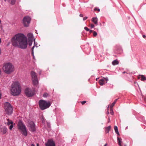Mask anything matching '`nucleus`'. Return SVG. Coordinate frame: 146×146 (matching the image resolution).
<instances>
[{
    "mask_svg": "<svg viewBox=\"0 0 146 146\" xmlns=\"http://www.w3.org/2000/svg\"><path fill=\"white\" fill-rule=\"evenodd\" d=\"M12 45L15 47H18L24 49L27 47L28 43L25 36L21 33L16 34L11 39Z\"/></svg>",
    "mask_w": 146,
    "mask_h": 146,
    "instance_id": "obj_1",
    "label": "nucleus"
},
{
    "mask_svg": "<svg viewBox=\"0 0 146 146\" xmlns=\"http://www.w3.org/2000/svg\"><path fill=\"white\" fill-rule=\"evenodd\" d=\"M10 91L11 94L14 96H18L20 94L21 88L18 81H16L13 83L11 85Z\"/></svg>",
    "mask_w": 146,
    "mask_h": 146,
    "instance_id": "obj_2",
    "label": "nucleus"
},
{
    "mask_svg": "<svg viewBox=\"0 0 146 146\" xmlns=\"http://www.w3.org/2000/svg\"><path fill=\"white\" fill-rule=\"evenodd\" d=\"M18 129L21 131L22 135L26 137L28 135L27 127L22 120H20L17 124Z\"/></svg>",
    "mask_w": 146,
    "mask_h": 146,
    "instance_id": "obj_3",
    "label": "nucleus"
},
{
    "mask_svg": "<svg viewBox=\"0 0 146 146\" xmlns=\"http://www.w3.org/2000/svg\"><path fill=\"white\" fill-rule=\"evenodd\" d=\"M38 104L40 109L42 110H44L49 108L51 105L50 101L47 102L42 100H40L39 101Z\"/></svg>",
    "mask_w": 146,
    "mask_h": 146,
    "instance_id": "obj_4",
    "label": "nucleus"
},
{
    "mask_svg": "<svg viewBox=\"0 0 146 146\" xmlns=\"http://www.w3.org/2000/svg\"><path fill=\"white\" fill-rule=\"evenodd\" d=\"M4 108L5 114L10 115L13 113V107L9 103L6 102L4 103Z\"/></svg>",
    "mask_w": 146,
    "mask_h": 146,
    "instance_id": "obj_5",
    "label": "nucleus"
},
{
    "mask_svg": "<svg viewBox=\"0 0 146 146\" xmlns=\"http://www.w3.org/2000/svg\"><path fill=\"white\" fill-rule=\"evenodd\" d=\"M14 66L10 62L5 64L3 67V69L5 73L9 74L13 72Z\"/></svg>",
    "mask_w": 146,
    "mask_h": 146,
    "instance_id": "obj_6",
    "label": "nucleus"
},
{
    "mask_svg": "<svg viewBox=\"0 0 146 146\" xmlns=\"http://www.w3.org/2000/svg\"><path fill=\"white\" fill-rule=\"evenodd\" d=\"M31 18L29 16L24 17L23 19V23L25 27H29L30 23Z\"/></svg>",
    "mask_w": 146,
    "mask_h": 146,
    "instance_id": "obj_7",
    "label": "nucleus"
},
{
    "mask_svg": "<svg viewBox=\"0 0 146 146\" xmlns=\"http://www.w3.org/2000/svg\"><path fill=\"white\" fill-rule=\"evenodd\" d=\"M25 92L26 96L28 97H32L35 94L34 92L28 88L25 89Z\"/></svg>",
    "mask_w": 146,
    "mask_h": 146,
    "instance_id": "obj_8",
    "label": "nucleus"
},
{
    "mask_svg": "<svg viewBox=\"0 0 146 146\" xmlns=\"http://www.w3.org/2000/svg\"><path fill=\"white\" fill-rule=\"evenodd\" d=\"M29 130L31 132H34L36 131L35 125L34 122L32 121L29 122Z\"/></svg>",
    "mask_w": 146,
    "mask_h": 146,
    "instance_id": "obj_9",
    "label": "nucleus"
},
{
    "mask_svg": "<svg viewBox=\"0 0 146 146\" xmlns=\"http://www.w3.org/2000/svg\"><path fill=\"white\" fill-rule=\"evenodd\" d=\"M27 40L28 44L29 46H31L32 44L33 40V35L32 33H29L27 35Z\"/></svg>",
    "mask_w": 146,
    "mask_h": 146,
    "instance_id": "obj_10",
    "label": "nucleus"
},
{
    "mask_svg": "<svg viewBox=\"0 0 146 146\" xmlns=\"http://www.w3.org/2000/svg\"><path fill=\"white\" fill-rule=\"evenodd\" d=\"M45 145L46 146H56L55 143L52 139H49L47 142L46 143Z\"/></svg>",
    "mask_w": 146,
    "mask_h": 146,
    "instance_id": "obj_11",
    "label": "nucleus"
},
{
    "mask_svg": "<svg viewBox=\"0 0 146 146\" xmlns=\"http://www.w3.org/2000/svg\"><path fill=\"white\" fill-rule=\"evenodd\" d=\"M32 80L33 82V84L34 86H36L38 84V81L37 78L32 79Z\"/></svg>",
    "mask_w": 146,
    "mask_h": 146,
    "instance_id": "obj_12",
    "label": "nucleus"
},
{
    "mask_svg": "<svg viewBox=\"0 0 146 146\" xmlns=\"http://www.w3.org/2000/svg\"><path fill=\"white\" fill-rule=\"evenodd\" d=\"M31 75L32 79L37 78L36 73L33 71H32L31 72Z\"/></svg>",
    "mask_w": 146,
    "mask_h": 146,
    "instance_id": "obj_13",
    "label": "nucleus"
},
{
    "mask_svg": "<svg viewBox=\"0 0 146 146\" xmlns=\"http://www.w3.org/2000/svg\"><path fill=\"white\" fill-rule=\"evenodd\" d=\"M92 21L96 25H98V19L97 17H93L92 19Z\"/></svg>",
    "mask_w": 146,
    "mask_h": 146,
    "instance_id": "obj_14",
    "label": "nucleus"
},
{
    "mask_svg": "<svg viewBox=\"0 0 146 146\" xmlns=\"http://www.w3.org/2000/svg\"><path fill=\"white\" fill-rule=\"evenodd\" d=\"M111 126H109L105 127V130L106 133H108L109 131L111 129Z\"/></svg>",
    "mask_w": 146,
    "mask_h": 146,
    "instance_id": "obj_15",
    "label": "nucleus"
},
{
    "mask_svg": "<svg viewBox=\"0 0 146 146\" xmlns=\"http://www.w3.org/2000/svg\"><path fill=\"white\" fill-rule=\"evenodd\" d=\"M6 120L7 121V125L8 126H9L13 123V121L11 120H10L9 119H7Z\"/></svg>",
    "mask_w": 146,
    "mask_h": 146,
    "instance_id": "obj_16",
    "label": "nucleus"
},
{
    "mask_svg": "<svg viewBox=\"0 0 146 146\" xmlns=\"http://www.w3.org/2000/svg\"><path fill=\"white\" fill-rule=\"evenodd\" d=\"M118 99H116L114 102L112 103L111 104L110 106V109L112 110V108L114 106Z\"/></svg>",
    "mask_w": 146,
    "mask_h": 146,
    "instance_id": "obj_17",
    "label": "nucleus"
},
{
    "mask_svg": "<svg viewBox=\"0 0 146 146\" xmlns=\"http://www.w3.org/2000/svg\"><path fill=\"white\" fill-rule=\"evenodd\" d=\"M114 129L115 130V132L118 135H119V134L118 132V129L117 127L116 126H114Z\"/></svg>",
    "mask_w": 146,
    "mask_h": 146,
    "instance_id": "obj_18",
    "label": "nucleus"
},
{
    "mask_svg": "<svg viewBox=\"0 0 146 146\" xmlns=\"http://www.w3.org/2000/svg\"><path fill=\"white\" fill-rule=\"evenodd\" d=\"M104 82V80L103 79H100L99 81L100 84L102 86L105 84Z\"/></svg>",
    "mask_w": 146,
    "mask_h": 146,
    "instance_id": "obj_19",
    "label": "nucleus"
},
{
    "mask_svg": "<svg viewBox=\"0 0 146 146\" xmlns=\"http://www.w3.org/2000/svg\"><path fill=\"white\" fill-rule=\"evenodd\" d=\"M7 128L6 127H4L3 129L1 131L2 132L3 134H5L7 131Z\"/></svg>",
    "mask_w": 146,
    "mask_h": 146,
    "instance_id": "obj_20",
    "label": "nucleus"
},
{
    "mask_svg": "<svg viewBox=\"0 0 146 146\" xmlns=\"http://www.w3.org/2000/svg\"><path fill=\"white\" fill-rule=\"evenodd\" d=\"M118 63L119 62L117 60H115L112 62V64L113 65H117Z\"/></svg>",
    "mask_w": 146,
    "mask_h": 146,
    "instance_id": "obj_21",
    "label": "nucleus"
},
{
    "mask_svg": "<svg viewBox=\"0 0 146 146\" xmlns=\"http://www.w3.org/2000/svg\"><path fill=\"white\" fill-rule=\"evenodd\" d=\"M117 140L118 142V144L120 145H121V138H119V137H117Z\"/></svg>",
    "mask_w": 146,
    "mask_h": 146,
    "instance_id": "obj_22",
    "label": "nucleus"
},
{
    "mask_svg": "<svg viewBox=\"0 0 146 146\" xmlns=\"http://www.w3.org/2000/svg\"><path fill=\"white\" fill-rule=\"evenodd\" d=\"M49 96V94L46 93H44L43 94V97L44 98H46Z\"/></svg>",
    "mask_w": 146,
    "mask_h": 146,
    "instance_id": "obj_23",
    "label": "nucleus"
},
{
    "mask_svg": "<svg viewBox=\"0 0 146 146\" xmlns=\"http://www.w3.org/2000/svg\"><path fill=\"white\" fill-rule=\"evenodd\" d=\"M141 80L142 81H144L146 80V78L144 75H142L141 77Z\"/></svg>",
    "mask_w": 146,
    "mask_h": 146,
    "instance_id": "obj_24",
    "label": "nucleus"
},
{
    "mask_svg": "<svg viewBox=\"0 0 146 146\" xmlns=\"http://www.w3.org/2000/svg\"><path fill=\"white\" fill-rule=\"evenodd\" d=\"M11 4L13 5L15 3L16 0H11Z\"/></svg>",
    "mask_w": 146,
    "mask_h": 146,
    "instance_id": "obj_25",
    "label": "nucleus"
},
{
    "mask_svg": "<svg viewBox=\"0 0 146 146\" xmlns=\"http://www.w3.org/2000/svg\"><path fill=\"white\" fill-rule=\"evenodd\" d=\"M13 123L11 125H10L9 127V129L10 130H11L12 129L13 127H14V125Z\"/></svg>",
    "mask_w": 146,
    "mask_h": 146,
    "instance_id": "obj_26",
    "label": "nucleus"
},
{
    "mask_svg": "<svg viewBox=\"0 0 146 146\" xmlns=\"http://www.w3.org/2000/svg\"><path fill=\"white\" fill-rule=\"evenodd\" d=\"M33 41L34 43V46L32 47L31 49V51H34V48L35 47V39L34 38L33 39Z\"/></svg>",
    "mask_w": 146,
    "mask_h": 146,
    "instance_id": "obj_27",
    "label": "nucleus"
},
{
    "mask_svg": "<svg viewBox=\"0 0 146 146\" xmlns=\"http://www.w3.org/2000/svg\"><path fill=\"white\" fill-rule=\"evenodd\" d=\"M93 36H96L97 35V32L96 31H93Z\"/></svg>",
    "mask_w": 146,
    "mask_h": 146,
    "instance_id": "obj_28",
    "label": "nucleus"
},
{
    "mask_svg": "<svg viewBox=\"0 0 146 146\" xmlns=\"http://www.w3.org/2000/svg\"><path fill=\"white\" fill-rule=\"evenodd\" d=\"M41 120L42 123H44L45 121V119L43 117H42L41 118Z\"/></svg>",
    "mask_w": 146,
    "mask_h": 146,
    "instance_id": "obj_29",
    "label": "nucleus"
},
{
    "mask_svg": "<svg viewBox=\"0 0 146 146\" xmlns=\"http://www.w3.org/2000/svg\"><path fill=\"white\" fill-rule=\"evenodd\" d=\"M94 10L95 11H96V10H97L98 12H100V9L99 8H97V7H95L94 9Z\"/></svg>",
    "mask_w": 146,
    "mask_h": 146,
    "instance_id": "obj_30",
    "label": "nucleus"
},
{
    "mask_svg": "<svg viewBox=\"0 0 146 146\" xmlns=\"http://www.w3.org/2000/svg\"><path fill=\"white\" fill-rule=\"evenodd\" d=\"M84 29L86 31H90V29L86 27H84Z\"/></svg>",
    "mask_w": 146,
    "mask_h": 146,
    "instance_id": "obj_31",
    "label": "nucleus"
},
{
    "mask_svg": "<svg viewBox=\"0 0 146 146\" xmlns=\"http://www.w3.org/2000/svg\"><path fill=\"white\" fill-rule=\"evenodd\" d=\"M47 126L49 128L50 127V124L49 123L47 122Z\"/></svg>",
    "mask_w": 146,
    "mask_h": 146,
    "instance_id": "obj_32",
    "label": "nucleus"
},
{
    "mask_svg": "<svg viewBox=\"0 0 146 146\" xmlns=\"http://www.w3.org/2000/svg\"><path fill=\"white\" fill-rule=\"evenodd\" d=\"M110 110L111 111L110 112V113L111 115H113V114L114 113H113V109L112 108V110H111L110 109Z\"/></svg>",
    "mask_w": 146,
    "mask_h": 146,
    "instance_id": "obj_33",
    "label": "nucleus"
},
{
    "mask_svg": "<svg viewBox=\"0 0 146 146\" xmlns=\"http://www.w3.org/2000/svg\"><path fill=\"white\" fill-rule=\"evenodd\" d=\"M86 102V101H83L81 102V104L83 105L85 104Z\"/></svg>",
    "mask_w": 146,
    "mask_h": 146,
    "instance_id": "obj_34",
    "label": "nucleus"
},
{
    "mask_svg": "<svg viewBox=\"0 0 146 146\" xmlns=\"http://www.w3.org/2000/svg\"><path fill=\"white\" fill-rule=\"evenodd\" d=\"M88 18V17H83V20L84 21H85V20H86V19H87Z\"/></svg>",
    "mask_w": 146,
    "mask_h": 146,
    "instance_id": "obj_35",
    "label": "nucleus"
},
{
    "mask_svg": "<svg viewBox=\"0 0 146 146\" xmlns=\"http://www.w3.org/2000/svg\"><path fill=\"white\" fill-rule=\"evenodd\" d=\"M90 27H91V28H94V25L93 24H92L91 25Z\"/></svg>",
    "mask_w": 146,
    "mask_h": 146,
    "instance_id": "obj_36",
    "label": "nucleus"
},
{
    "mask_svg": "<svg viewBox=\"0 0 146 146\" xmlns=\"http://www.w3.org/2000/svg\"><path fill=\"white\" fill-rule=\"evenodd\" d=\"M105 80L106 81V82H107L108 81V78L107 77H106L105 78Z\"/></svg>",
    "mask_w": 146,
    "mask_h": 146,
    "instance_id": "obj_37",
    "label": "nucleus"
},
{
    "mask_svg": "<svg viewBox=\"0 0 146 146\" xmlns=\"http://www.w3.org/2000/svg\"><path fill=\"white\" fill-rule=\"evenodd\" d=\"M93 31L92 30H90V31H89V32L90 33H92V32H93Z\"/></svg>",
    "mask_w": 146,
    "mask_h": 146,
    "instance_id": "obj_38",
    "label": "nucleus"
},
{
    "mask_svg": "<svg viewBox=\"0 0 146 146\" xmlns=\"http://www.w3.org/2000/svg\"><path fill=\"white\" fill-rule=\"evenodd\" d=\"M143 37L144 38H145L146 37V36L145 35H143Z\"/></svg>",
    "mask_w": 146,
    "mask_h": 146,
    "instance_id": "obj_39",
    "label": "nucleus"
},
{
    "mask_svg": "<svg viewBox=\"0 0 146 146\" xmlns=\"http://www.w3.org/2000/svg\"><path fill=\"white\" fill-rule=\"evenodd\" d=\"M31 52H32L31 54L32 55V56H33V55H34V51H31Z\"/></svg>",
    "mask_w": 146,
    "mask_h": 146,
    "instance_id": "obj_40",
    "label": "nucleus"
},
{
    "mask_svg": "<svg viewBox=\"0 0 146 146\" xmlns=\"http://www.w3.org/2000/svg\"><path fill=\"white\" fill-rule=\"evenodd\" d=\"M79 16H80V17H83V15H82V14H80V15H79Z\"/></svg>",
    "mask_w": 146,
    "mask_h": 146,
    "instance_id": "obj_41",
    "label": "nucleus"
},
{
    "mask_svg": "<svg viewBox=\"0 0 146 146\" xmlns=\"http://www.w3.org/2000/svg\"><path fill=\"white\" fill-rule=\"evenodd\" d=\"M33 58L34 60H35V56H34V55H33Z\"/></svg>",
    "mask_w": 146,
    "mask_h": 146,
    "instance_id": "obj_42",
    "label": "nucleus"
},
{
    "mask_svg": "<svg viewBox=\"0 0 146 146\" xmlns=\"http://www.w3.org/2000/svg\"><path fill=\"white\" fill-rule=\"evenodd\" d=\"M110 113H109V112L108 111H108L107 112V114H109Z\"/></svg>",
    "mask_w": 146,
    "mask_h": 146,
    "instance_id": "obj_43",
    "label": "nucleus"
},
{
    "mask_svg": "<svg viewBox=\"0 0 146 146\" xmlns=\"http://www.w3.org/2000/svg\"><path fill=\"white\" fill-rule=\"evenodd\" d=\"M31 146H35V145L34 144H32L31 145Z\"/></svg>",
    "mask_w": 146,
    "mask_h": 146,
    "instance_id": "obj_44",
    "label": "nucleus"
},
{
    "mask_svg": "<svg viewBox=\"0 0 146 146\" xmlns=\"http://www.w3.org/2000/svg\"><path fill=\"white\" fill-rule=\"evenodd\" d=\"M37 43H36L35 42V46H36V45H37Z\"/></svg>",
    "mask_w": 146,
    "mask_h": 146,
    "instance_id": "obj_45",
    "label": "nucleus"
},
{
    "mask_svg": "<svg viewBox=\"0 0 146 146\" xmlns=\"http://www.w3.org/2000/svg\"><path fill=\"white\" fill-rule=\"evenodd\" d=\"M39 74L40 75L41 74V71L39 72Z\"/></svg>",
    "mask_w": 146,
    "mask_h": 146,
    "instance_id": "obj_46",
    "label": "nucleus"
},
{
    "mask_svg": "<svg viewBox=\"0 0 146 146\" xmlns=\"http://www.w3.org/2000/svg\"><path fill=\"white\" fill-rule=\"evenodd\" d=\"M98 79H99V78H96V80L97 81Z\"/></svg>",
    "mask_w": 146,
    "mask_h": 146,
    "instance_id": "obj_47",
    "label": "nucleus"
},
{
    "mask_svg": "<svg viewBox=\"0 0 146 146\" xmlns=\"http://www.w3.org/2000/svg\"><path fill=\"white\" fill-rule=\"evenodd\" d=\"M126 72H125L124 71V72H123L122 73H123V74H124V73H125Z\"/></svg>",
    "mask_w": 146,
    "mask_h": 146,
    "instance_id": "obj_48",
    "label": "nucleus"
},
{
    "mask_svg": "<svg viewBox=\"0 0 146 146\" xmlns=\"http://www.w3.org/2000/svg\"><path fill=\"white\" fill-rule=\"evenodd\" d=\"M127 128H128V127L127 126L126 127H125V129H127Z\"/></svg>",
    "mask_w": 146,
    "mask_h": 146,
    "instance_id": "obj_49",
    "label": "nucleus"
},
{
    "mask_svg": "<svg viewBox=\"0 0 146 146\" xmlns=\"http://www.w3.org/2000/svg\"><path fill=\"white\" fill-rule=\"evenodd\" d=\"M36 146H39V144H36Z\"/></svg>",
    "mask_w": 146,
    "mask_h": 146,
    "instance_id": "obj_50",
    "label": "nucleus"
},
{
    "mask_svg": "<svg viewBox=\"0 0 146 146\" xmlns=\"http://www.w3.org/2000/svg\"><path fill=\"white\" fill-rule=\"evenodd\" d=\"M144 100H145V101L146 102V98H145V99H144Z\"/></svg>",
    "mask_w": 146,
    "mask_h": 146,
    "instance_id": "obj_51",
    "label": "nucleus"
},
{
    "mask_svg": "<svg viewBox=\"0 0 146 146\" xmlns=\"http://www.w3.org/2000/svg\"><path fill=\"white\" fill-rule=\"evenodd\" d=\"M107 145V144H105L104 145V146H106Z\"/></svg>",
    "mask_w": 146,
    "mask_h": 146,
    "instance_id": "obj_52",
    "label": "nucleus"
},
{
    "mask_svg": "<svg viewBox=\"0 0 146 146\" xmlns=\"http://www.w3.org/2000/svg\"><path fill=\"white\" fill-rule=\"evenodd\" d=\"M1 95H0V96H1Z\"/></svg>",
    "mask_w": 146,
    "mask_h": 146,
    "instance_id": "obj_53",
    "label": "nucleus"
},
{
    "mask_svg": "<svg viewBox=\"0 0 146 146\" xmlns=\"http://www.w3.org/2000/svg\"><path fill=\"white\" fill-rule=\"evenodd\" d=\"M1 39V38H0Z\"/></svg>",
    "mask_w": 146,
    "mask_h": 146,
    "instance_id": "obj_54",
    "label": "nucleus"
},
{
    "mask_svg": "<svg viewBox=\"0 0 146 146\" xmlns=\"http://www.w3.org/2000/svg\"><path fill=\"white\" fill-rule=\"evenodd\" d=\"M5 1H6V0H4Z\"/></svg>",
    "mask_w": 146,
    "mask_h": 146,
    "instance_id": "obj_55",
    "label": "nucleus"
}]
</instances>
